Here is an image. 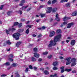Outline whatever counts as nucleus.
I'll return each instance as SVG.
<instances>
[{
    "instance_id": "7",
    "label": "nucleus",
    "mask_w": 77,
    "mask_h": 77,
    "mask_svg": "<svg viewBox=\"0 0 77 77\" xmlns=\"http://www.w3.org/2000/svg\"><path fill=\"white\" fill-rule=\"evenodd\" d=\"M52 11V7H48V10L46 11L47 13H50Z\"/></svg>"
},
{
    "instance_id": "28",
    "label": "nucleus",
    "mask_w": 77,
    "mask_h": 77,
    "mask_svg": "<svg viewBox=\"0 0 77 77\" xmlns=\"http://www.w3.org/2000/svg\"><path fill=\"white\" fill-rule=\"evenodd\" d=\"M17 65V63H13L12 64V66H13L14 67H15V66H16Z\"/></svg>"
},
{
    "instance_id": "64",
    "label": "nucleus",
    "mask_w": 77,
    "mask_h": 77,
    "mask_svg": "<svg viewBox=\"0 0 77 77\" xmlns=\"http://www.w3.org/2000/svg\"><path fill=\"white\" fill-rule=\"evenodd\" d=\"M32 36H33V37H36V35L35 34H33L32 35Z\"/></svg>"
},
{
    "instance_id": "61",
    "label": "nucleus",
    "mask_w": 77,
    "mask_h": 77,
    "mask_svg": "<svg viewBox=\"0 0 77 77\" xmlns=\"http://www.w3.org/2000/svg\"><path fill=\"white\" fill-rule=\"evenodd\" d=\"M39 21H40V20H35L36 22H39Z\"/></svg>"
},
{
    "instance_id": "17",
    "label": "nucleus",
    "mask_w": 77,
    "mask_h": 77,
    "mask_svg": "<svg viewBox=\"0 0 77 77\" xmlns=\"http://www.w3.org/2000/svg\"><path fill=\"white\" fill-rule=\"evenodd\" d=\"M70 6H71V4H70V3H68L66 4L65 5V6L67 7H70Z\"/></svg>"
},
{
    "instance_id": "32",
    "label": "nucleus",
    "mask_w": 77,
    "mask_h": 77,
    "mask_svg": "<svg viewBox=\"0 0 77 77\" xmlns=\"http://www.w3.org/2000/svg\"><path fill=\"white\" fill-rule=\"evenodd\" d=\"M48 53V51H46L42 53L43 54H44V55H46Z\"/></svg>"
},
{
    "instance_id": "55",
    "label": "nucleus",
    "mask_w": 77,
    "mask_h": 77,
    "mask_svg": "<svg viewBox=\"0 0 77 77\" xmlns=\"http://www.w3.org/2000/svg\"><path fill=\"white\" fill-rule=\"evenodd\" d=\"M33 68L34 69H35V70H36V69H37L38 68L34 66V67Z\"/></svg>"
},
{
    "instance_id": "48",
    "label": "nucleus",
    "mask_w": 77,
    "mask_h": 77,
    "mask_svg": "<svg viewBox=\"0 0 77 77\" xmlns=\"http://www.w3.org/2000/svg\"><path fill=\"white\" fill-rule=\"evenodd\" d=\"M72 73H76V71L75 70H73L72 71Z\"/></svg>"
},
{
    "instance_id": "26",
    "label": "nucleus",
    "mask_w": 77,
    "mask_h": 77,
    "mask_svg": "<svg viewBox=\"0 0 77 77\" xmlns=\"http://www.w3.org/2000/svg\"><path fill=\"white\" fill-rule=\"evenodd\" d=\"M56 32L57 33H61V30L60 29H57Z\"/></svg>"
},
{
    "instance_id": "5",
    "label": "nucleus",
    "mask_w": 77,
    "mask_h": 77,
    "mask_svg": "<svg viewBox=\"0 0 77 77\" xmlns=\"http://www.w3.org/2000/svg\"><path fill=\"white\" fill-rule=\"evenodd\" d=\"M72 61H73V63H72L71 65V66H75V65H76V63L75 62L76 61V60L75 58H73L72 60Z\"/></svg>"
},
{
    "instance_id": "27",
    "label": "nucleus",
    "mask_w": 77,
    "mask_h": 77,
    "mask_svg": "<svg viewBox=\"0 0 77 77\" xmlns=\"http://www.w3.org/2000/svg\"><path fill=\"white\" fill-rule=\"evenodd\" d=\"M12 11H9L7 12V14L8 15H10L12 14Z\"/></svg>"
},
{
    "instance_id": "33",
    "label": "nucleus",
    "mask_w": 77,
    "mask_h": 77,
    "mask_svg": "<svg viewBox=\"0 0 77 77\" xmlns=\"http://www.w3.org/2000/svg\"><path fill=\"white\" fill-rule=\"evenodd\" d=\"M13 57H14V55L13 54H11L9 56V58H13Z\"/></svg>"
},
{
    "instance_id": "58",
    "label": "nucleus",
    "mask_w": 77,
    "mask_h": 77,
    "mask_svg": "<svg viewBox=\"0 0 77 77\" xmlns=\"http://www.w3.org/2000/svg\"><path fill=\"white\" fill-rule=\"evenodd\" d=\"M44 69L43 68H40V70H41V71H44Z\"/></svg>"
},
{
    "instance_id": "54",
    "label": "nucleus",
    "mask_w": 77,
    "mask_h": 77,
    "mask_svg": "<svg viewBox=\"0 0 77 77\" xmlns=\"http://www.w3.org/2000/svg\"><path fill=\"white\" fill-rule=\"evenodd\" d=\"M41 36H42V35L40 34L38 36V38H40V37H41Z\"/></svg>"
},
{
    "instance_id": "12",
    "label": "nucleus",
    "mask_w": 77,
    "mask_h": 77,
    "mask_svg": "<svg viewBox=\"0 0 77 77\" xmlns=\"http://www.w3.org/2000/svg\"><path fill=\"white\" fill-rule=\"evenodd\" d=\"M75 42V40H72L71 42V45H74Z\"/></svg>"
},
{
    "instance_id": "13",
    "label": "nucleus",
    "mask_w": 77,
    "mask_h": 77,
    "mask_svg": "<svg viewBox=\"0 0 77 77\" xmlns=\"http://www.w3.org/2000/svg\"><path fill=\"white\" fill-rule=\"evenodd\" d=\"M69 18L68 17H65L63 18V21H66V20H68L69 19Z\"/></svg>"
},
{
    "instance_id": "52",
    "label": "nucleus",
    "mask_w": 77,
    "mask_h": 77,
    "mask_svg": "<svg viewBox=\"0 0 77 77\" xmlns=\"http://www.w3.org/2000/svg\"><path fill=\"white\" fill-rule=\"evenodd\" d=\"M9 60L11 62H12L13 61V59L10 58Z\"/></svg>"
},
{
    "instance_id": "35",
    "label": "nucleus",
    "mask_w": 77,
    "mask_h": 77,
    "mask_svg": "<svg viewBox=\"0 0 77 77\" xmlns=\"http://www.w3.org/2000/svg\"><path fill=\"white\" fill-rule=\"evenodd\" d=\"M26 34H28V33H29V29H27L26 32Z\"/></svg>"
},
{
    "instance_id": "37",
    "label": "nucleus",
    "mask_w": 77,
    "mask_h": 77,
    "mask_svg": "<svg viewBox=\"0 0 77 77\" xmlns=\"http://www.w3.org/2000/svg\"><path fill=\"white\" fill-rule=\"evenodd\" d=\"M32 61H36V59L34 57H32Z\"/></svg>"
},
{
    "instance_id": "57",
    "label": "nucleus",
    "mask_w": 77,
    "mask_h": 77,
    "mask_svg": "<svg viewBox=\"0 0 77 77\" xmlns=\"http://www.w3.org/2000/svg\"><path fill=\"white\" fill-rule=\"evenodd\" d=\"M42 61V59L39 58V59H38V61L39 62H41V61Z\"/></svg>"
},
{
    "instance_id": "51",
    "label": "nucleus",
    "mask_w": 77,
    "mask_h": 77,
    "mask_svg": "<svg viewBox=\"0 0 77 77\" xmlns=\"http://www.w3.org/2000/svg\"><path fill=\"white\" fill-rule=\"evenodd\" d=\"M6 75L5 74H3L2 75H1V77H5V76H6Z\"/></svg>"
},
{
    "instance_id": "29",
    "label": "nucleus",
    "mask_w": 77,
    "mask_h": 77,
    "mask_svg": "<svg viewBox=\"0 0 77 77\" xmlns=\"http://www.w3.org/2000/svg\"><path fill=\"white\" fill-rule=\"evenodd\" d=\"M56 76H57V74H55L54 75H51L50 77H55Z\"/></svg>"
},
{
    "instance_id": "53",
    "label": "nucleus",
    "mask_w": 77,
    "mask_h": 77,
    "mask_svg": "<svg viewBox=\"0 0 77 77\" xmlns=\"http://www.w3.org/2000/svg\"><path fill=\"white\" fill-rule=\"evenodd\" d=\"M29 67L30 69H32L33 68L32 67V66L31 65H30L29 66Z\"/></svg>"
},
{
    "instance_id": "45",
    "label": "nucleus",
    "mask_w": 77,
    "mask_h": 77,
    "mask_svg": "<svg viewBox=\"0 0 77 77\" xmlns=\"http://www.w3.org/2000/svg\"><path fill=\"white\" fill-rule=\"evenodd\" d=\"M48 5H50V4H51V0L49 1L48 2Z\"/></svg>"
},
{
    "instance_id": "25",
    "label": "nucleus",
    "mask_w": 77,
    "mask_h": 77,
    "mask_svg": "<svg viewBox=\"0 0 77 77\" xmlns=\"http://www.w3.org/2000/svg\"><path fill=\"white\" fill-rule=\"evenodd\" d=\"M3 65H6L7 66L8 65H10V63L9 62H7L6 63H5L3 64Z\"/></svg>"
},
{
    "instance_id": "8",
    "label": "nucleus",
    "mask_w": 77,
    "mask_h": 77,
    "mask_svg": "<svg viewBox=\"0 0 77 77\" xmlns=\"http://www.w3.org/2000/svg\"><path fill=\"white\" fill-rule=\"evenodd\" d=\"M54 34H55V32H54V31H53L51 32L49 35L50 37H52V36H53L54 35Z\"/></svg>"
},
{
    "instance_id": "43",
    "label": "nucleus",
    "mask_w": 77,
    "mask_h": 77,
    "mask_svg": "<svg viewBox=\"0 0 77 77\" xmlns=\"http://www.w3.org/2000/svg\"><path fill=\"white\" fill-rule=\"evenodd\" d=\"M18 12L19 14H20V15H21V14H22V11L20 10Z\"/></svg>"
},
{
    "instance_id": "23",
    "label": "nucleus",
    "mask_w": 77,
    "mask_h": 77,
    "mask_svg": "<svg viewBox=\"0 0 77 77\" xmlns=\"http://www.w3.org/2000/svg\"><path fill=\"white\" fill-rule=\"evenodd\" d=\"M18 23L17 22H15L14 23V26H12V27H14L15 26H17V25H18Z\"/></svg>"
},
{
    "instance_id": "49",
    "label": "nucleus",
    "mask_w": 77,
    "mask_h": 77,
    "mask_svg": "<svg viewBox=\"0 0 77 77\" xmlns=\"http://www.w3.org/2000/svg\"><path fill=\"white\" fill-rule=\"evenodd\" d=\"M45 29V26H43L42 28V29L43 30H44Z\"/></svg>"
},
{
    "instance_id": "39",
    "label": "nucleus",
    "mask_w": 77,
    "mask_h": 77,
    "mask_svg": "<svg viewBox=\"0 0 77 77\" xmlns=\"http://www.w3.org/2000/svg\"><path fill=\"white\" fill-rule=\"evenodd\" d=\"M56 0H53L52 2V3L53 4H54L55 3H56Z\"/></svg>"
},
{
    "instance_id": "14",
    "label": "nucleus",
    "mask_w": 77,
    "mask_h": 77,
    "mask_svg": "<svg viewBox=\"0 0 77 77\" xmlns=\"http://www.w3.org/2000/svg\"><path fill=\"white\" fill-rule=\"evenodd\" d=\"M77 15V11H75L72 14V16H76Z\"/></svg>"
},
{
    "instance_id": "6",
    "label": "nucleus",
    "mask_w": 77,
    "mask_h": 77,
    "mask_svg": "<svg viewBox=\"0 0 77 77\" xmlns=\"http://www.w3.org/2000/svg\"><path fill=\"white\" fill-rule=\"evenodd\" d=\"M74 23L73 22L69 23L68 24V26L67 27V28L69 29L72 26H73V25H74Z\"/></svg>"
},
{
    "instance_id": "10",
    "label": "nucleus",
    "mask_w": 77,
    "mask_h": 77,
    "mask_svg": "<svg viewBox=\"0 0 77 77\" xmlns=\"http://www.w3.org/2000/svg\"><path fill=\"white\" fill-rule=\"evenodd\" d=\"M56 20H57V21H60V19L59 17V14H56Z\"/></svg>"
},
{
    "instance_id": "31",
    "label": "nucleus",
    "mask_w": 77,
    "mask_h": 77,
    "mask_svg": "<svg viewBox=\"0 0 77 77\" xmlns=\"http://www.w3.org/2000/svg\"><path fill=\"white\" fill-rule=\"evenodd\" d=\"M34 51L35 52H37L38 51V49L36 48H34Z\"/></svg>"
},
{
    "instance_id": "4",
    "label": "nucleus",
    "mask_w": 77,
    "mask_h": 77,
    "mask_svg": "<svg viewBox=\"0 0 77 77\" xmlns=\"http://www.w3.org/2000/svg\"><path fill=\"white\" fill-rule=\"evenodd\" d=\"M71 57H69L66 58L65 59V60H67V62H66V64L67 65H69V63H71V62H69V60H71Z\"/></svg>"
},
{
    "instance_id": "18",
    "label": "nucleus",
    "mask_w": 77,
    "mask_h": 77,
    "mask_svg": "<svg viewBox=\"0 0 77 77\" xmlns=\"http://www.w3.org/2000/svg\"><path fill=\"white\" fill-rule=\"evenodd\" d=\"M58 65V62L57 61L54 62L53 63L54 66H56V65Z\"/></svg>"
},
{
    "instance_id": "60",
    "label": "nucleus",
    "mask_w": 77,
    "mask_h": 77,
    "mask_svg": "<svg viewBox=\"0 0 77 77\" xmlns=\"http://www.w3.org/2000/svg\"><path fill=\"white\" fill-rule=\"evenodd\" d=\"M60 68H61V70L64 69H63L64 68V67L62 66V67H61Z\"/></svg>"
},
{
    "instance_id": "56",
    "label": "nucleus",
    "mask_w": 77,
    "mask_h": 77,
    "mask_svg": "<svg viewBox=\"0 0 77 77\" xmlns=\"http://www.w3.org/2000/svg\"><path fill=\"white\" fill-rule=\"evenodd\" d=\"M44 5H41L40 6L39 8H44Z\"/></svg>"
},
{
    "instance_id": "63",
    "label": "nucleus",
    "mask_w": 77,
    "mask_h": 77,
    "mask_svg": "<svg viewBox=\"0 0 77 77\" xmlns=\"http://www.w3.org/2000/svg\"><path fill=\"white\" fill-rule=\"evenodd\" d=\"M67 39H71V37H67Z\"/></svg>"
},
{
    "instance_id": "40",
    "label": "nucleus",
    "mask_w": 77,
    "mask_h": 77,
    "mask_svg": "<svg viewBox=\"0 0 77 77\" xmlns=\"http://www.w3.org/2000/svg\"><path fill=\"white\" fill-rule=\"evenodd\" d=\"M22 26V23H20L18 25V27L19 28H20Z\"/></svg>"
},
{
    "instance_id": "9",
    "label": "nucleus",
    "mask_w": 77,
    "mask_h": 77,
    "mask_svg": "<svg viewBox=\"0 0 77 77\" xmlns=\"http://www.w3.org/2000/svg\"><path fill=\"white\" fill-rule=\"evenodd\" d=\"M25 2H26L25 0H22L20 2V3L19 4V5L22 6L23 5V4H24Z\"/></svg>"
},
{
    "instance_id": "15",
    "label": "nucleus",
    "mask_w": 77,
    "mask_h": 77,
    "mask_svg": "<svg viewBox=\"0 0 77 77\" xmlns=\"http://www.w3.org/2000/svg\"><path fill=\"white\" fill-rule=\"evenodd\" d=\"M68 23V21H66V22H64L63 23H62L61 25V27H62L64 25H65V24H66Z\"/></svg>"
},
{
    "instance_id": "42",
    "label": "nucleus",
    "mask_w": 77,
    "mask_h": 77,
    "mask_svg": "<svg viewBox=\"0 0 77 77\" xmlns=\"http://www.w3.org/2000/svg\"><path fill=\"white\" fill-rule=\"evenodd\" d=\"M51 57H52V55H51L48 57V59H50Z\"/></svg>"
},
{
    "instance_id": "36",
    "label": "nucleus",
    "mask_w": 77,
    "mask_h": 77,
    "mask_svg": "<svg viewBox=\"0 0 77 77\" xmlns=\"http://www.w3.org/2000/svg\"><path fill=\"white\" fill-rule=\"evenodd\" d=\"M40 15L42 18H43V17H44L45 15V14H40Z\"/></svg>"
},
{
    "instance_id": "11",
    "label": "nucleus",
    "mask_w": 77,
    "mask_h": 77,
    "mask_svg": "<svg viewBox=\"0 0 77 77\" xmlns=\"http://www.w3.org/2000/svg\"><path fill=\"white\" fill-rule=\"evenodd\" d=\"M34 56L36 58H38L39 57V55L37 53H34Z\"/></svg>"
},
{
    "instance_id": "41",
    "label": "nucleus",
    "mask_w": 77,
    "mask_h": 77,
    "mask_svg": "<svg viewBox=\"0 0 77 77\" xmlns=\"http://www.w3.org/2000/svg\"><path fill=\"white\" fill-rule=\"evenodd\" d=\"M53 69L54 70H56L57 69V68L56 67H54L53 68Z\"/></svg>"
},
{
    "instance_id": "46",
    "label": "nucleus",
    "mask_w": 77,
    "mask_h": 77,
    "mask_svg": "<svg viewBox=\"0 0 77 77\" xmlns=\"http://www.w3.org/2000/svg\"><path fill=\"white\" fill-rule=\"evenodd\" d=\"M28 70H29V68H26L25 70V72H27L28 71Z\"/></svg>"
},
{
    "instance_id": "62",
    "label": "nucleus",
    "mask_w": 77,
    "mask_h": 77,
    "mask_svg": "<svg viewBox=\"0 0 77 77\" xmlns=\"http://www.w3.org/2000/svg\"><path fill=\"white\" fill-rule=\"evenodd\" d=\"M64 69L61 70V72H62V73L63 72H64Z\"/></svg>"
},
{
    "instance_id": "22",
    "label": "nucleus",
    "mask_w": 77,
    "mask_h": 77,
    "mask_svg": "<svg viewBox=\"0 0 77 77\" xmlns=\"http://www.w3.org/2000/svg\"><path fill=\"white\" fill-rule=\"evenodd\" d=\"M15 74L16 75L15 77H19L20 75L18 74V72H16L15 73Z\"/></svg>"
},
{
    "instance_id": "20",
    "label": "nucleus",
    "mask_w": 77,
    "mask_h": 77,
    "mask_svg": "<svg viewBox=\"0 0 77 77\" xmlns=\"http://www.w3.org/2000/svg\"><path fill=\"white\" fill-rule=\"evenodd\" d=\"M43 72L45 75H47L49 74V72H48L47 70L44 71Z\"/></svg>"
},
{
    "instance_id": "2",
    "label": "nucleus",
    "mask_w": 77,
    "mask_h": 77,
    "mask_svg": "<svg viewBox=\"0 0 77 77\" xmlns=\"http://www.w3.org/2000/svg\"><path fill=\"white\" fill-rule=\"evenodd\" d=\"M21 36V35L18 33H17L14 34L13 35V38H15L16 40L19 39V37Z\"/></svg>"
},
{
    "instance_id": "44",
    "label": "nucleus",
    "mask_w": 77,
    "mask_h": 77,
    "mask_svg": "<svg viewBox=\"0 0 77 77\" xmlns=\"http://www.w3.org/2000/svg\"><path fill=\"white\" fill-rule=\"evenodd\" d=\"M32 27V26L30 25H28L26 26L27 27H29V28H31V27Z\"/></svg>"
},
{
    "instance_id": "3",
    "label": "nucleus",
    "mask_w": 77,
    "mask_h": 77,
    "mask_svg": "<svg viewBox=\"0 0 77 77\" xmlns=\"http://www.w3.org/2000/svg\"><path fill=\"white\" fill-rule=\"evenodd\" d=\"M16 29L15 28H9L8 29V30H6V33L8 35L9 33V32H11V31H12V32H13V31H14V30H15Z\"/></svg>"
},
{
    "instance_id": "47",
    "label": "nucleus",
    "mask_w": 77,
    "mask_h": 77,
    "mask_svg": "<svg viewBox=\"0 0 77 77\" xmlns=\"http://www.w3.org/2000/svg\"><path fill=\"white\" fill-rule=\"evenodd\" d=\"M4 5H1V7H0V9H3V7Z\"/></svg>"
},
{
    "instance_id": "30",
    "label": "nucleus",
    "mask_w": 77,
    "mask_h": 77,
    "mask_svg": "<svg viewBox=\"0 0 77 77\" xmlns=\"http://www.w3.org/2000/svg\"><path fill=\"white\" fill-rule=\"evenodd\" d=\"M24 31V29H20L18 30V32H23Z\"/></svg>"
},
{
    "instance_id": "34",
    "label": "nucleus",
    "mask_w": 77,
    "mask_h": 77,
    "mask_svg": "<svg viewBox=\"0 0 77 77\" xmlns=\"http://www.w3.org/2000/svg\"><path fill=\"white\" fill-rule=\"evenodd\" d=\"M7 44H8V45H10V44H11V43L10 42L9 40H8L7 41Z\"/></svg>"
},
{
    "instance_id": "38",
    "label": "nucleus",
    "mask_w": 77,
    "mask_h": 77,
    "mask_svg": "<svg viewBox=\"0 0 77 77\" xmlns=\"http://www.w3.org/2000/svg\"><path fill=\"white\" fill-rule=\"evenodd\" d=\"M45 69H47V70H49V69H50V67H46Z\"/></svg>"
},
{
    "instance_id": "16",
    "label": "nucleus",
    "mask_w": 77,
    "mask_h": 77,
    "mask_svg": "<svg viewBox=\"0 0 77 77\" xmlns=\"http://www.w3.org/2000/svg\"><path fill=\"white\" fill-rule=\"evenodd\" d=\"M21 42H17L16 45V47H18V46H19V45H20L21 44Z\"/></svg>"
},
{
    "instance_id": "50",
    "label": "nucleus",
    "mask_w": 77,
    "mask_h": 77,
    "mask_svg": "<svg viewBox=\"0 0 77 77\" xmlns=\"http://www.w3.org/2000/svg\"><path fill=\"white\" fill-rule=\"evenodd\" d=\"M32 9V8H29L28 9H27V12L29 11H30V9Z\"/></svg>"
},
{
    "instance_id": "1",
    "label": "nucleus",
    "mask_w": 77,
    "mask_h": 77,
    "mask_svg": "<svg viewBox=\"0 0 77 77\" xmlns=\"http://www.w3.org/2000/svg\"><path fill=\"white\" fill-rule=\"evenodd\" d=\"M61 37H62V35L61 34H59L55 36L54 40V42H53V41L52 40H51L50 44L48 45V47H51L52 46L56 45V42L59 41L60 39L61 38Z\"/></svg>"
},
{
    "instance_id": "24",
    "label": "nucleus",
    "mask_w": 77,
    "mask_h": 77,
    "mask_svg": "<svg viewBox=\"0 0 77 77\" xmlns=\"http://www.w3.org/2000/svg\"><path fill=\"white\" fill-rule=\"evenodd\" d=\"M72 69H65V71H67V72H69L70 71H71V70Z\"/></svg>"
},
{
    "instance_id": "19",
    "label": "nucleus",
    "mask_w": 77,
    "mask_h": 77,
    "mask_svg": "<svg viewBox=\"0 0 77 77\" xmlns=\"http://www.w3.org/2000/svg\"><path fill=\"white\" fill-rule=\"evenodd\" d=\"M27 7H28V5H27V6L23 7L22 8H20V10H24L26 9L27 8Z\"/></svg>"
},
{
    "instance_id": "59",
    "label": "nucleus",
    "mask_w": 77,
    "mask_h": 77,
    "mask_svg": "<svg viewBox=\"0 0 77 77\" xmlns=\"http://www.w3.org/2000/svg\"><path fill=\"white\" fill-rule=\"evenodd\" d=\"M63 2H64V0H61L60 1V3H63Z\"/></svg>"
},
{
    "instance_id": "21",
    "label": "nucleus",
    "mask_w": 77,
    "mask_h": 77,
    "mask_svg": "<svg viewBox=\"0 0 77 77\" xmlns=\"http://www.w3.org/2000/svg\"><path fill=\"white\" fill-rule=\"evenodd\" d=\"M57 10V8H53L52 10L53 12H55Z\"/></svg>"
}]
</instances>
